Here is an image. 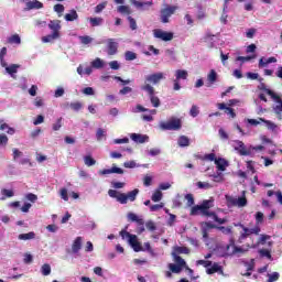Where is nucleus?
<instances>
[{
	"mask_svg": "<svg viewBox=\"0 0 282 282\" xmlns=\"http://www.w3.org/2000/svg\"><path fill=\"white\" fill-rule=\"evenodd\" d=\"M242 195H246V192H242ZM227 199V206H237L238 208H245V206H248V199L246 196L242 197H232V196H226Z\"/></svg>",
	"mask_w": 282,
	"mask_h": 282,
	"instance_id": "7",
	"label": "nucleus"
},
{
	"mask_svg": "<svg viewBox=\"0 0 282 282\" xmlns=\"http://www.w3.org/2000/svg\"><path fill=\"white\" fill-rule=\"evenodd\" d=\"M48 28L52 30L53 34H61V20H51Z\"/></svg>",
	"mask_w": 282,
	"mask_h": 282,
	"instance_id": "20",
	"label": "nucleus"
},
{
	"mask_svg": "<svg viewBox=\"0 0 282 282\" xmlns=\"http://www.w3.org/2000/svg\"><path fill=\"white\" fill-rule=\"evenodd\" d=\"M248 252V249H243L241 247H235V256L236 257H241V254H246Z\"/></svg>",
	"mask_w": 282,
	"mask_h": 282,
	"instance_id": "61",
	"label": "nucleus"
},
{
	"mask_svg": "<svg viewBox=\"0 0 282 282\" xmlns=\"http://www.w3.org/2000/svg\"><path fill=\"white\" fill-rule=\"evenodd\" d=\"M105 8H107V2H101V3L97 4L95 7V13L100 14V12H102V10H105Z\"/></svg>",
	"mask_w": 282,
	"mask_h": 282,
	"instance_id": "59",
	"label": "nucleus"
},
{
	"mask_svg": "<svg viewBox=\"0 0 282 282\" xmlns=\"http://www.w3.org/2000/svg\"><path fill=\"white\" fill-rule=\"evenodd\" d=\"M12 152H13V161L14 162H17L19 160V158H23V153L19 149L14 148L12 150Z\"/></svg>",
	"mask_w": 282,
	"mask_h": 282,
	"instance_id": "60",
	"label": "nucleus"
},
{
	"mask_svg": "<svg viewBox=\"0 0 282 282\" xmlns=\"http://www.w3.org/2000/svg\"><path fill=\"white\" fill-rule=\"evenodd\" d=\"M172 257L174 258V261H175L176 265H180V268H186L187 267L186 261L182 257L175 254V252H172Z\"/></svg>",
	"mask_w": 282,
	"mask_h": 282,
	"instance_id": "34",
	"label": "nucleus"
},
{
	"mask_svg": "<svg viewBox=\"0 0 282 282\" xmlns=\"http://www.w3.org/2000/svg\"><path fill=\"white\" fill-rule=\"evenodd\" d=\"M213 228H217V226H215L210 223L202 224L203 239H208V232H210V230H213Z\"/></svg>",
	"mask_w": 282,
	"mask_h": 282,
	"instance_id": "21",
	"label": "nucleus"
},
{
	"mask_svg": "<svg viewBox=\"0 0 282 282\" xmlns=\"http://www.w3.org/2000/svg\"><path fill=\"white\" fill-rule=\"evenodd\" d=\"M79 41H80L82 45H89V43L94 42V39L89 35H82V36H79Z\"/></svg>",
	"mask_w": 282,
	"mask_h": 282,
	"instance_id": "45",
	"label": "nucleus"
},
{
	"mask_svg": "<svg viewBox=\"0 0 282 282\" xmlns=\"http://www.w3.org/2000/svg\"><path fill=\"white\" fill-rule=\"evenodd\" d=\"M84 164H86V166H94L96 165V160L91 158V155H86L84 156Z\"/></svg>",
	"mask_w": 282,
	"mask_h": 282,
	"instance_id": "49",
	"label": "nucleus"
},
{
	"mask_svg": "<svg viewBox=\"0 0 282 282\" xmlns=\"http://www.w3.org/2000/svg\"><path fill=\"white\" fill-rule=\"evenodd\" d=\"M4 67L7 74H10L11 78H17V72H19V68L21 67V65H18V64H11L8 66V62H6V66H2Z\"/></svg>",
	"mask_w": 282,
	"mask_h": 282,
	"instance_id": "15",
	"label": "nucleus"
},
{
	"mask_svg": "<svg viewBox=\"0 0 282 282\" xmlns=\"http://www.w3.org/2000/svg\"><path fill=\"white\" fill-rule=\"evenodd\" d=\"M235 239H230L229 245L226 246L225 253L223 257H235Z\"/></svg>",
	"mask_w": 282,
	"mask_h": 282,
	"instance_id": "17",
	"label": "nucleus"
},
{
	"mask_svg": "<svg viewBox=\"0 0 282 282\" xmlns=\"http://www.w3.org/2000/svg\"><path fill=\"white\" fill-rule=\"evenodd\" d=\"M89 21H90V25L93 28H98L99 25H102V18H89Z\"/></svg>",
	"mask_w": 282,
	"mask_h": 282,
	"instance_id": "43",
	"label": "nucleus"
},
{
	"mask_svg": "<svg viewBox=\"0 0 282 282\" xmlns=\"http://www.w3.org/2000/svg\"><path fill=\"white\" fill-rule=\"evenodd\" d=\"M57 39H61V33H52L46 36H43L42 43H52L53 41H56Z\"/></svg>",
	"mask_w": 282,
	"mask_h": 282,
	"instance_id": "25",
	"label": "nucleus"
},
{
	"mask_svg": "<svg viewBox=\"0 0 282 282\" xmlns=\"http://www.w3.org/2000/svg\"><path fill=\"white\" fill-rule=\"evenodd\" d=\"M160 129L163 131H180V129H182V120L172 117L167 122L162 121L160 123Z\"/></svg>",
	"mask_w": 282,
	"mask_h": 282,
	"instance_id": "4",
	"label": "nucleus"
},
{
	"mask_svg": "<svg viewBox=\"0 0 282 282\" xmlns=\"http://www.w3.org/2000/svg\"><path fill=\"white\" fill-rule=\"evenodd\" d=\"M128 219H130V221H137L139 226H144V220L142 218H139L138 215H135L134 213H129Z\"/></svg>",
	"mask_w": 282,
	"mask_h": 282,
	"instance_id": "36",
	"label": "nucleus"
},
{
	"mask_svg": "<svg viewBox=\"0 0 282 282\" xmlns=\"http://www.w3.org/2000/svg\"><path fill=\"white\" fill-rule=\"evenodd\" d=\"M107 138V130L102 128H98L96 131V140L97 142H102Z\"/></svg>",
	"mask_w": 282,
	"mask_h": 282,
	"instance_id": "28",
	"label": "nucleus"
},
{
	"mask_svg": "<svg viewBox=\"0 0 282 282\" xmlns=\"http://www.w3.org/2000/svg\"><path fill=\"white\" fill-rule=\"evenodd\" d=\"M262 221H263V213L258 212L256 214V224H257L256 226H259Z\"/></svg>",
	"mask_w": 282,
	"mask_h": 282,
	"instance_id": "64",
	"label": "nucleus"
},
{
	"mask_svg": "<svg viewBox=\"0 0 282 282\" xmlns=\"http://www.w3.org/2000/svg\"><path fill=\"white\" fill-rule=\"evenodd\" d=\"M207 80L209 85H215L217 83V72L215 69H212L209 74L207 75Z\"/></svg>",
	"mask_w": 282,
	"mask_h": 282,
	"instance_id": "37",
	"label": "nucleus"
},
{
	"mask_svg": "<svg viewBox=\"0 0 282 282\" xmlns=\"http://www.w3.org/2000/svg\"><path fill=\"white\" fill-rule=\"evenodd\" d=\"M261 122H264L267 129H269V131H276V123L270 121V120H265L263 118H260Z\"/></svg>",
	"mask_w": 282,
	"mask_h": 282,
	"instance_id": "41",
	"label": "nucleus"
},
{
	"mask_svg": "<svg viewBox=\"0 0 282 282\" xmlns=\"http://www.w3.org/2000/svg\"><path fill=\"white\" fill-rule=\"evenodd\" d=\"M8 43L21 45V36H19V34H13L8 39Z\"/></svg>",
	"mask_w": 282,
	"mask_h": 282,
	"instance_id": "42",
	"label": "nucleus"
},
{
	"mask_svg": "<svg viewBox=\"0 0 282 282\" xmlns=\"http://www.w3.org/2000/svg\"><path fill=\"white\" fill-rule=\"evenodd\" d=\"M217 107L218 109H220V111H225L227 116H230V118H237V113H235V110L230 108V106L221 102V104H217Z\"/></svg>",
	"mask_w": 282,
	"mask_h": 282,
	"instance_id": "16",
	"label": "nucleus"
},
{
	"mask_svg": "<svg viewBox=\"0 0 282 282\" xmlns=\"http://www.w3.org/2000/svg\"><path fill=\"white\" fill-rule=\"evenodd\" d=\"M169 268H170V271L173 272V274H180V272H182V267L177 264L170 263Z\"/></svg>",
	"mask_w": 282,
	"mask_h": 282,
	"instance_id": "52",
	"label": "nucleus"
},
{
	"mask_svg": "<svg viewBox=\"0 0 282 282\" xmlns=\"http://www.w3.org/2000/svg\"><path fill=\"white\" fill-rule=\"evenodd\" d=\"M177 144L181 148L189 147L191 145V139H188V137H186V135H181L177 140Z\"/></svg>",
	"mask_w": 282,
	"mask_h": 282,
	"instance_id": "31",
	"label": "nucleus"
},
{
	"mask_svg": "<svg viewBox=\"0 0 282 282\" xmlns=\"http://www.w3.org/2000/svg\"><path fill=\"white\" fill-rule=\"evenodd\" d=\"M227 9H228V4H225L223 9V14L220 17V23H224V25L228 23V13L226 12Z\"/></svg>",
	"mask_w": 282,
	"mask_h": 282,
	"instance_id": "48",
	"label": "nucleus"
},
{
	"mask_svg": "<svg viewBox=\"0 0 282 282\" xmlns=\"http://www.w3.org/2000/svg\"><path fill=\"white\" fill-rule=\"evenodd\" d=\"M80 248H83V238L82 237H77L74 240L73 246H72V250H73L74 254L78 253Z\"/></svg>",
	"mask_w": 282,
	"mask_h": 282,
	"instance_id": "23",
	"label": "nucleus"
},
{
	"mask_svg": "<svg viewBox=\"0 0 282 282\" xmlns=\"http://www.w3.org/2000/svg\"><path fill=\"white\" fill-rule=\"evenodd\" d=\"M280 276L279 272L269 273L267 282H275Z\"/></svg>",
	"mask_w": 282,
	"mask_h": 282,
	"instance_id": "58",
	"label": "nucleus"
},
{
	"mask_svg": "<svg viewBox=\"0 0 282 282\" xmlns=\"http://www.w3.org/2000/svg\"><path fill=\"white\" fill-rule=\"evenodd\" d=\"M1 195H2V197H1L0 199H1L2 202H4V199H6L7 197H14V191L2 188V189H1Z\"/></svg>",
	"mask_w": 282,
	"mask_h": 282,
	"instance_id": "40",
	"label": "nucleus"
},
{
	"mask_svg": "<svg viewBox=\"0 0 282 282\" xmlns=\"http://www.w3.org/2000/svg\"><path fill=\"white\" fill-rule=\"evenodd\" d=\"M153 36L154 39H159L160 41L169 42L173 41V32H167L162 29H155L153 30Z\"/></svg>",
	"mask_w": 282,
	"mask_h": 282,
	"instance_id": "9",
	"label": "nucleus"
},
{
	"mask_svg": "<svg viewBox=\"0 0 282 282\" xmlns=\"http://www.w3.org/2000/svg\"><path fill=\"white\" fill-rule=\"evenodd\" d=\"M272 100L275 101V105L273 106V111L279 120H282V99L278 95L272 98Z\"/></svg>",
	"mask_w": 282,
	"mask_h": 282,
	"instance_id": "13",
	"label": "nucleus"
},
{
	"mask_svg": "<svg viewBox=\"0 0 282 282\" xmlns=\"http://www.w3.org/2000/svg\"><path fill=\"white\" fill-rule=\"evenodd\" d=\"M177 10L176 6H167L166 8L161 10V21L163 23H169V19L175 14V11Z\"/></svg>",
	"mask_w": 282,
	"mask_h": 282,
	"instance_id": "11",
	"label": "nucleus"
},
{
	"mask_svg": "<svg viewBox=\"0 0 282 282\" xmlns=\"http://www.w3.org/2000/svg\"><path fill=\"white\" fill-rule=\"evenodd\" d=\"M6 54H8V48L7 47H2L0 51V65L1 67H6Z\"/></svg>",
	"mask_w": 282,
	"mask_h": 282,
	"instance_id": "44",
	"label": "nucleus"
},
{
	"mask_svg": "<svg viewBox=\"0 0 282 282\" xmlns=\"http://www.w3.org/2000/svg\"><path fill=\"white\" fill-rule=\"evenodd\" d=\"M53 10L58 14V17H63V13L65 12V6L57 3L53 7Z\"/></svg>",
	"mask_w": 282,
	"mask_h": 282,
	"instance_id": "46",
	"label": "nucleus"
},
{
	"mask_svg": "<svg viewBox=\"0 0 282 282\" xmlns=\"http://www.w3.org/2000/svg\"><path fill=\"white\" fill-rule=\"evenodd\" d=\"M130 138L133 142H137V144H144V142H149V135L147 134L132 133Z\"/></svg>",
	"mask_w": 282,
	"mask_h": 282,
	"instance_id": "18",
	"label": "nucleus"
},
{
	"mask_svg": "<svg viewBox=\"0 0 282 282\" xmlns=\"http://www.w3.org/2000/svg\"><path fill=\"white\" fill-rule=\"evenodd\" d=\"M147 111H149V109H148V108H144L142 105H137L135 107H133V108L131 109V112H132V113H144V112H147Z\"/></svg>",
	"mask_w": 282,
	"mask_h": 282,
	"instance_id": "47",
	"label": "nucleus"
},
{
	"mask_svg": "<svg viewBox=\"0 0 282 282\" xmlns=\"http://www.w3.org/2000/svg\"><path fill=\"white\" fill-rule=\"evenodd\" d=\"M139 193H140V189H138V188L129 192L128 194L120 193L116 189L108 191L109 197L117 199V202H119V204H127L128 202H135V198L138 197Z\"/></svg>",
	"mask_w": 282,
	"mask_h": 282,
	"instance_id": "2",
	"label": "nucleus"
},
{
	"mask_svg": "<svg viewBox=\"0 0 282 282\" xmlns=\"http://www.w3.org/2000/svg\"><path fill=\"white\" fill-rule=\"evenodd\" d=\"M130 3L135 7L137 10H149L151 6H153V1H138V0H130Z\"/></svg>",
	"mask_w": 282,
	"mask_h": 282,
	"instance_id": "14",
	"label": "nucleus"
},
{
	"mask_svg": "<svg viewBox=\"0 0 282 282\" xmlns=\"http://www.w3.org/2000/svg\"><path fill=\"white\" fill-rule=\"evenodd\" d=\"M34 237H36V234H34V231H30L28 234H20L18 239H20V241H28L30 239H34Z\"/></svg>",
	"mask_w": 282,
	"mask_h": 282,
	"instance_id": "35",
	"label": "nucleus"
},
{
	"mask_svg": "<svg viewBox=\"0 0 282 282\" xmlns=\"http://www.w3.org/2000/svg\"><path fill=\"white\" fill-rule=\"evenodd\" d=\"M215 272L224 275V270L221 269V265L216 262L212 265V268L207 269V274H215Z\"/></svg>",
	"mask_w": 282,
	"mask_h": 282,
	"instance_id": "26",
	"label": "nucleus"
},
{
	"mask_svg": "<svg viewBox=\"0 0 282 282\" xmlns=\"http://www.w3.org/2000/svg\"><path fill=\"white\" fill-rule=\"evenodd\" d=\"M185 199H186V205L188 207L193 206L195 204V198L193 197V194H187L185 195Z\"/></svg>",
	"mask_w": 282,
	"mask_h": 282,
	"instance_id": "62",
	"label": "nucleus"
},
{
	"mask_svg": "<svg viewBox=\"0 0 282 282\" xmlns=\"http://www.w3.org/2000/svg\"><path fill=\"white\" fill-rule=\"evenodd\" d=\"M126 61H135L138 58V54L133 53L132 51H127L124 53Z\"/></svg>",
	"mask_w": 282,
	"mask_h": 282,
	"instance_id": "53",
	"label": "nucleus"
},
{
	"mask_svg": "<svg viewBox=\"0 0 282 282\" xmlns=\"http://www.w3.org/2000/svg\"><path fill=\"white\" fill-rule=\"evenodd\" d=\"M231 147L237 151V153H239V155H250L251 153L243 141L234 140L231 141Z\"/></svg>",
	"mask_w": 282,
	"mask_h": 282,
	"instance_id": "10",
	"label": "nucleus"
},
{
	"mask_svg": "<svg viewBox=\"0 0 282 282\" xmlns=\"http://www.w3.org/2000/svg\"><path fill=\"white\" fill-rule=\"evenodd\" d=\"M234 226H239L240 228H242V232L240 234V237H239L240 243L243 241V239H248L250 235H259V232H261V227H259L258 225H256L253 228H248L243 226L241 223L234 224Z\"/></svg>",
	"mask_w": 282,
	"mask_h": 282,
	"instance_id": "6",
	"label": "nucleus"
},
{
	"mask_svg": "<svg viewBox=\"0 0 282 282\" xmlns=\"http://www.w3.org/2000/svg\"><path fill=\"white\" fill-rule=\"evenodd\" d=\"M218 230L223 232V235H232V227H217Z\"/></svg>",
	"mask_w": 282,
	"mask_h": 282,
	"instance_id": "63",
	"label": "nucleus"
},
{
	"mask_svg": "<svg viewBox=\"0 0 282 282\" xmlns=\"http://www.w3.org/2000/svg\"><path fill=\"white\" fill-rule=\"evenodd\" d=\"M152 202H162V191L156 189L151 197Z\"/></svg>",
	"mask_w": 282,
	"mask_h": 282,
	"instance_id": "51",
	"label": "nucleus"
},
{
	"mask_svg": "<svg viewBox=\"0 0 282 282\" xmlns=\"http://www.w3.org/2000/svg\"><path fill=\"white\" fill-rule=\"evenodd\" d=\"M41 274H43V276H50L52 274V267L47 263L43 264L41 267Z\"/></svg>",
	"mask_w": 282,
	"mask_h": 282,
	"instance_id": "39",
	"label": "nucleus"
},
{
	"mask_svg": "<svg viewBox=\"0 0 282 282\" xmlns=\"http://www.w3.org/2000/svg\"><path fill=\"white\" fill-rule=\"evenodd\" d=\"M41 8H43V4L41 1L39 0H32L26 2V7L24 8L25 11H30V10H41Z\"/></svg>",
	"mask_w": 282,
	"mask_h": 282,
	"instance_id": "19",
	"label": "nucleus"
},
{
	"mask_svg": "<svg viewBox=\"0 0 282 282\" xmlns=\"http://www.w3.org/2000/svg\"><path fill=\"white\" fill-rule=\"evenodd\" d=\"M106 43L108 56H116L118 54V42H116V39H108Z\"/></svg>",
	"mask_w": 282,
	"mask_h": 282,
	"instance_id": "12",
	"label": "nucleus"
},
{
	"mask_svg": "<svg viewBox=\"0 0 282 282\" xmlns=\"http://www.w3.org/2000/svg\"><path fill=\"white\" fill-rule=\"evenodd\" d=\"M0 131H7L9 135H14L15 133L14 128H11L8 123H1Z\"/></svg>",
	"mask_w": 282,
	"mask_h": 282,
	"instance_id": "38",
	"label": "nucleus"
},
{
	"mask_svg": "<svg viewBox=\"0 0 282 282\" xmlns=\"http://www.w3.org/2000/svg\"><path fill=\"white\" fill-rule=\"evenodd\" d=\"M176 80H186L188 78V72L184 69H177L175 72Z\"/></svg>",
	"mask_w": 282,
	"mask_h": 282,
	"instance_id": "33",
	"label": "nucleus"
},
{
	"mask_svg": "<svg viewBox=\"0 0 282 282\" xmlns=\"http://www.w3.org/2000/svg\"><path fill=\"white\" fill-rule=\"evenodd\" d=\"M189 116H192V118H197V116H199V107L193 105L189 110Z\"/></svg>",
	"mask_w": 282,
	"mask_h": 282,
	"instance_id": "56",
	"label": "nucleus"
},
{
	"mask_svg": "<svg viewBox=\"0 0 282 282\" xmlns=\"http://www.w3.org/2000/svg\"><path fill=\"white\" fill-rule=\"evenodd\" d=\"M142 91H145L150 98L151 105L155 108L160 107V97L155 96V88L151 84L141 86Z\"/></svg>",
	"mask_w": 282,
	"mask_h": 282,
	"instance_id": "5",
	"label": "nucleus"
},
{
	"mask_svg": "<svg viewBox=\"0 0 282 282\" xmlns=\"http://www.w3.org/2000/svg\"><path fill=\"white\" fill-rule=\"evenodd\" d=\"M199 206L202 215H204L205 217H213L214 221H216L217 224H226L228 221L226 218H219L217 214L208 210L209 208H213V200H203Z\"/></svg>",
	"mask_w": 282,
	"mask_h": 282,
	"instance_id": "3",
	"label": "nucleus"
},
{
	"mask_svg": "<svg viewBox=\"0 0 282 282\" xmlns=\"http://www.w3.org/2000/svg\"><path fill=\"white\" fill-rule=\"evenodd\" d=\"M91 67L94 69H102L105 67V65H107V63L101 59L100 57H96L91 63H90Z\"/></svg>",
	"mask_w": 282,
	"mask_h": 282,
	"instance_id": "22",
	"label": "nucleus"
},
{
	"mask_svg": "<svg viewBox=\"0 0 282 282\" xmlns=\"http://www.w3.org/2000/svg\"><path fill=\"white\" fill-rule=\"evenodd\" d=\"M65 21L72 22V21H78V12L76 10H70L69 13H66L64 15Z\"/></svg>",
	"mask_w": 282,
	"mask_h": 282,
	"instance_id": "27",
	"label": "nucleus"
},
{
	"mask_svg": "<svg viewBox=\"0 0 282 282\" xmlns=\"http://www.w3.org/2000/svg\"><path fill=\"white\" fill-rule=\"evenodd\" d=\"M117 11L120 12V14H131V8H129V6H119Z\"/></svg>",
	"mask_w": 282,
	"mask_h": 282,
	"instance_id": "50",
	"label": "nucleus"
},
{
	"mask_svg": "<svg viewBox=\"0 0 282 282\" xmlns=\"http://www.w3.org/2000/svg\"><path fill=\"white\" fill-rule=\"evenodd\" d=\"M247 78L250 80H259V83H262L263 78H259V73H247Z\"/></svg>",
	"mask_w": 282,
	"mask_h": 282,
	"instance_id": "55",
	"label": "nucleus"
},
{
	"mask_svg": "<svg viewBox=\"0 0 282 282\" xmlns=\"http://www.w3.org/2000/svg\"><path fill=\"white\" fill-rule=\"evenodd\" d=\"M176 256L178 254H188V248L186 247H176L174 251Z\"/></svg>",
	"mask_w": 282,
	"mask_h": 282,
	"instance_id": "54",
	"label": "nucleus"
},
{
	"mask_svg": "<svg viewBox=\"0 0 282 282\" xmlns=\"http://www.w3.org/2000/svg\"><path fill=\"white\" fill-rule=\"evenodd\" d=\"M120 236L122 239H128L129 245L133 248L134 252H144L151 249V243L144 242L143 247L138 241V236L129 234L127 230H121Z\"/></svg>",
	"mask_w": 282,
	"mask_h": 282,
	"instance_id": "1",
	"label": "nucleus"
},
{
	"mask_svg": "<svg viewBox=\"0 0 282 282\" xmlns=\"http://www.w3.org/2000/svg\"><path fill=\"white\" fill-rule=\"evenodd\" d=\"M162 153V150L160 148H153L148 151V155H151V158H155Z\"/></svg>",
	"mask_w": 282,
	"mask_h": 282,
	"instance_id": "57",
	"label": "nucleus"
},
{
	"mask_svg": "<svg viewBox=\"0 0 282 282\" xmlns=\"http://www.w3.org/2000/svg\"><path fill=\"white\" fill-rule=\"evenodd\" d=\"M215 164L218 171H226V167L228 166V161H226L225 159H216Z\"/></svg>",
	"mask_w": 282,
	"mask_h": 282,
	"instance_id": "29",
	"label": "nucleus"
},
{
	"mask_svg": "<svg viewBox=\"0 0 282 282\" xmlns=\"http://www.w3.org/2000/svg\"><path fill=\"white\" fill-rule=\"evenodd\" d=\"M166 78L164 76V73L158 72L145 76V82L143 85H159V83H162Z\"/></svg>",
	"mask_w": 282,
	"mask_h": 282,
	"instance_id": "8",
	"label": "nucleus"
},
{
	"mask_svg": "<svg viewBox=\"0 0 282 282\" xmlns=\"http://www.w3.org/2000/svg\"><path fill=\"white\" fill-rule=\"evenodd\" d=\"M64 107H69L73 111H80L83 109V102L80 101H74V102H66L64 104Z\"/></svg>",
	"mask_w": 282,
	"mask_h": 282,
	"instance_id": "24",
	"label": "nucleus"
},
{
	"mask_svg": "<svg viewBox=\"0 0 282 282\" xmlns=\"http://www.w3.org/2000/svg\"><path fill=\"white\" fill-rule=\"evenodd\" d=\"M270 239H272V237L269 235H260L258 243L253 245L252 248H257L258 246H265V242L270 241Z\"/></svg>",
	"mask_w": 282,
	"mask_h": 282,
	"instance_id": "32",
	"label": "nucleus"
},
{
	"mask_svg": "<svg viewBox=\"0 0 282 282\" xmlns=\"http://www.w3.org/2000/svg\"><path fill=\"white\" fill-rule=\"evenodd\" d=\"M258 89H260L261 91H265V94L271 98H276V93L269 89L263 83H260V85L258 86Z\"/></svg>",
	"mask_w": 282,
	"mask_h": 282,
	"instance_id": "30",
	"label": "nucleus"
}]
</instances>
